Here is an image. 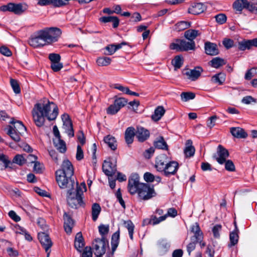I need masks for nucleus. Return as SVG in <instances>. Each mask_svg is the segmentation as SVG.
Segmentation results:
<instances>
[{"instance_id": "obj_63", "label": "nucleus", "mask_w": 257, "mask_h": 257, "mask_svg": "<svg viewBox=\"0 0 257 257\" xmlns=\"http://www.w3.org/2000/svg\"><path fill=\"white\" fill-rule=\"evenodd\" d=\"M198 242L194 241L193 240H191V242H190L187 246V250L189 254L190 255L191 252L194 250L196 247V244Z\"/></svg>"}, {"instance_id": "obj_2", "label": "nucleus", "mask_w": 257, "mask_h": 257, "mask_svg": "<svg viewBox=\"0 0 257 257\" xmlns=\"http://www.w3.org/2000/svg\"><path fill=\"white\" fill-rule=\"evenodd\" d=\"M74 169L72 163L68 160L63 161L61 169L55 172L56 181L61 189L72 188L75 186L72 178Z\"/></svg>"}, {"instance_id": "obj_28", "label": "nucleus", "mask_w": 257, "mask_h": 257, "mask_svg": "<svg viewBox=\"0 0 257 257\" xmlns=\"http://www.w3.org/2000/svg\"><path fill=\"white\" fill-rule=\"evenodd\" d=\"M195 148L192 146V142L191 140H188L186 143V147L184 150V153L186 157H191L194 156L195 153Z\"/></svg>"}, {"instance_id": "obj_34", "label": "nucleus", "mask_w": 257, "mask_h": 257, "mask_svg": "<svg viewBox=\"0 0 257 257\" xmlns=\"http://www.w3.org/2000/svg\"><path fill=\"white\" fill-rule=\"evenodd\" d=\"M119 241V231L117 230L114 232L111 237V245L112 252L113 253L118 246Z\"/></svg>"}, {"instance_id": "obj_24", "label": "nucleus", "mask_w": 257, "mask_h": 257, "mask_svg": "<svg viewBox=\"0 0 257 257\" xmlns=\"http://www.w3.org/2000/svg\"><path fill=\"white\" fill-rule=\"evenodd\" d=\"M84 244V240L81 232L77 233L75 238V247L79 252H81Z\"/></svg>"}, {"instance_id": "obj_6", "label": "nucleus", "mask_w": 257, "mask_h": 257, "mask_svg": "<svg viewBox=\"0 0 257 257\" xmlns=\"http://www.w3.org/2000/svg\"><path fill=\"white\" fill-rule=\"evenodd\" d=\"M108 241L104 236L101 238H96L92 243L93 248L95 255H103L106 252V246Z\"/></svg>"}, {"instance_id": "obj_15", "label": "nucleus", "mask_w": 257, "mask_h": 257, "mask_svg": "<svg viewBox=\"0 0 257 257\" xmlns=\"http://www.w3.org/2000/svg\"><path fill=\"white\" fill-rule=\"evenodd\" d=\"M166 166L163 173L165 176L168 177L176 173L178 169V163L176 161H169Z\"/></svg>"}, {"instance_id": "obj_39", "label": "nucleus", "mask_w": 257, "mask_h": 257, "mask_svg": "<svg viewBox=\"0 0 257 257\" xmlns=\"http://www.w3.org/2000/svg\"><path fill=\"white\" fill-rule=\"evenodd\" d=\"M225 80V75L224 73H220L214 75L212 78L211 81L215 83H218L221 85L224 83Z\"/></svg>"}, {"instance_id": "obj_10", "label": "nucleus", "mask_w": 257, "mask_h": 257, "mask_svg": "<svg viewBox=\"0 0 257 257\" xmlns=\"http://www.w3.org/2000/svg\"><path fill=\"white\" fill-rule=\"evenodd\" d=\"M102 170L108 176H112L116 172V159H112L111 161H105L102 165Z\"/></svg>"}, {"instance_id": "obj_25", "label": "nucleus", "mask_w": 257, "mask_h": 257, "mask_svg": "<svg viewBox=\"0 0 257 257\" xmlns=\"http://www.w3.org/2000/svg\"><path fill=\"white\" fill-rule=\"evenodd\" d=\"M230 133L233 137L236 138L244 139L247 136V134L244 130L239 127L230 128Z\"/></svg>"}, {"instance_id": "obj_3", "label": "nucleus", "mask_w": 257, "mask_h": 257, "mask_svg": "<svg viewBox=\"0 0 257 257\" xmlns=\"http://www.w3.org/2000/svg\"><path fill=\"white\" fill-rule=\"evenodd\" d=\"M67 201L69 206L72 208L77 209L80 207L84 206V203L83 201V191L80 187L75 186L72 188H67Z\"/></svg>"}, {"instance_id": "obj_30", "label": "nucleus", "mask_w": 257, "mask_h": 257, "mask_svg": "<svg viewBox=\"0 0 257 257\" xmlns=\"http://www.w3.org/2000/svg\"><path fill=\"white\" fill-rule=\"evenodd\" d=\"M104 143L113 151L117 148V142L114 137L108 135L104 138Z\"/></svg>"}, {"instance_id": "obj_45", "label": "nucleus", "mask_w": 257, "mask_h": 257, "mask_svg": "<svg viewBox=\"0 0 257 257\" xmlns=\"http://www.w3.org/2000/svg\"><path fill=\"white\" fill-rule=\"evenodd\" d=\"M12 163L22 166L26 163V160L22 155L18 154L14 158Z\"/></svg>"}, {"instance_id": "obj_5", "label": "nucleus", "mask_w": 257, "mask_h": 257, "mask_svg": "<svg viewBox=\"0 0 257 257\" xmlns=\"http://www.w3.org/2000/svg\"><path fill=\"white\" fill-rule=\"evenodd\" d=\"M140 187L137 193L141 200H147L156 196V193L153 186L151 187L149 184L144 183Z\"/></svg>"}, {"instance_id": "obj_11", "label": "nucleus", "mask_w": 257, "mask_h": 257, "mask_svg": "<svg viewBox=\"0 0 257 257\" xmlns=\"http://www.w3.org/2000/svg\"><path fill=\"white\" fill-rule=\"evenodd\" d=\"M61 118L63 123V127L65 130V132L70 137H73L74 135V130L72 123L69 115L66 113H64L62 115Z\"/></svg>"}, {"instance_id": "obj_36", "label": "nucleus", "mask_w": 257, "mask_h": 257, "mask_svg": "<svg viewBox=\"0 0 257 257\" xmlns=\"http://www.w3.org/2000/svg\"><path fill=\"white\" fill-rule=\"evenodd\" d=\"M101 208L100 205L97 203H94L92 204L91 207L92 218L95 221L98 218V217L101 212Z\"/></svg>"}, {"instance_id": "obj_21", "label": "nucleus", "mask_w": 257, "mask_h": 257, "mask_svg": "<svg viewBox=\"0 0 257 257\" xmlns=\"http://www.w3.org/2000/svg\"><path fill=\"white\" fill-rule=\"evenodd\" d=\"M204 48L206 54L208 55H216L219 53L217 46L214 43L207 42L205 43Z\"/></svg>"}, {"instance_id": "obj_42", "label": "nucleus", "mask_w": 257, "mask_h": 257, "mask_svg": "<svg viewBox=\"0 0 257 257\" xmlns=\"http://www.w3.org/2000/svg\"><path fill=\"white\" fill-rule=\"evenodd\" d=\"M238 231H232L230 232L229 235V239L230 244L229 245V246L235 245L237 243L238 241Z\"/></svg>"}, {"instance_id": "obj_20", "label": "nucleus", "mask_w": 257, "mask_h": 257, "mask_svg": "<svg viewBox=\"0 0 257 257\" xmlns=\"http://www.w3.org/2000/svg\"><path fill=\"white\" fill-rule=\"evenodd\" d=\"M176 42H180V51H188L195 49V42H192L190 41L187 42L184 40L177 39Z\"/></svg>"}, {"instance_id": "obj_9", "label": "nucleus", "mask_w": 257, "mask_h": 257, "mask_svg": "<svg viewBox=\"0 0 257 257\" xmlns=\"http://www.w3.org/2000/svg\"><path fill=\"white\" fill-rule=\"evenodd\" d=\"M229 154L227 149L222 145H219L217 148L216 153L213 155V158L215 159L219 164H224L225 160L229 157Z\"/></svg>"}, {"instance_id": "obj_32", "label": "nucleus", "mask_w": 257, "mask_h": 257, "mask_svg": "<svg viewBox=\"0 0 257 257\" xmlns=\"http://www.w3.org/2000/svg\"><path fill=\"white\" fill-rule=\"evenodd\" d=\"M7 134L16 142H19L21 141L22 135L13 129V126L9 125Z\"/></svg>"}, {"instance_id": "obj_52", "label": "nucleus", "mask_w": 257, "mask_h": 257, "mask_svg": "<svg viewBox=\"0 0 257 257\" xmlns=\"http://www.w3.org/2000/svg\"><path fill=\"white\" fill-rule=\"evenodd\" d=\"M216 21L219 24H223L226 21V16L223 14H219L215 17Z\"/></svg>"}, {"instance_id": "obj_55", "label": "nucleus", "mask_w": 257, "mask_h": 257, "mask_svg": "<svg viewBox=\"0 0 257 257\" xmlns=\"http://www.w3.org/2000/svg\"><path fill=\"white\" fill-rule=\"evenodd\" d=\"M222 44L227 49H228L233 46L234 41L230 39L225 38L222 41Z\"/></svg>"}, {"instance_id": "obj_26", "label": "nucleus", "mask_w": 257, "mask_h": 257, "mask_svg": "<svg viewBox=\"0 0 257 257\" xmlns=\"http://www.w3.org/2000/svg\"><path fill=\"white\" fill-rule=\"evenodd\" d=\"M9 8L10 12H13L16 15H21L25 11L21 4L9 3Z\"/></svg>"}, {"instance_id": "obj_14", "label": "nucleus", "mask_w": 257, "mask_h": 257, "mask_svg": "<svg viewBox=\"0 0 257 257\" xmlns=\"http://www.w3.org/2000/svg\"><path fill=\"white\" fill-rule=\"evenodd\" d=\"M136 136L138 141L144 142L149 138L150 132L142 126H137Z\"/></svg>"}, {"instance_id": "obj_29", "label": "nucleus", "mask_w": 257, "mask_h": 257, "mask_svg": "<svg viewBox=\"0 0 257 257\" xmlns=\"http://www.w3.org/2000/svg\"><path fill=\"white\" fill-rule=\"evenodd\" d=\"M201 34L198 30L189 29L185 31L184 33V37L189 41L194 42V40Z\"/></svg>"}, {"instance_id": "obj_58", "label": "nucleus", "mask_w": 257, "mask_h": 257, "mask_svg": "<svg viewBox=\"0 0 257 257\" xmlns=\"http://www.w3.org/2000/svg\"><path fill=\"white\" fill-rule=\"evenodd\" d=\"M105 49L107 51V52H105L104 54L107 55H111L116 52L115 50L114 44H111L107 46L105 48Z\"/></svg>"}, {"instance_id": "obj_53", "label": "nucleus", "mask_w": 257, "mask_h": 257, "mask_svg": "<svg viewBox=\"0 0 257 257\" xmlns=\"http://www.w3.org/2000/svg\"><path fill=\"white\" fill-rule=\"evenodd\" d=\"M98 229L100 234L103 236V235L108 233L109 226L108 225L101 224L99 226Z\"/></svg>"}, {"instance_id": "obj_16", "label": "nucleus", "mask_w": 257, "mask_h": 257, "mask_svg": "<svg viewBox=\"0 0 257 257\" xmlns=\"http://www.w3.org/2000/svg\"><path fill=\"white\" fill-rule=\"evenodd\" d=\"M202 71L203 69L201 67H196L193 69H187L184 74L188 79L195 81L199 78Z\"/></svg>"}, {"instance_id": "obj_54", "label": "nucleus", "mask_w": 257, "mask_h": 257, "mask_svg": "<svg viewBox=\"0 0 257 257\" xmlns=\"http://www.w3.org/2000/svg\"><path fill=\"white\" fill-rule=\"evenodd\" d=\"M49 59L50 60L51 63L59 62L61 57L58 54L51 53L49 55Z\"/></svg>"}, {"instance_id": "obj_60", "label": "nucleus", "mask_w": 257, "mask_h": 257, "mask_svg": "<svg viewBox=\"0 0 257 257\" xmlns=\"http://www.w3.org/2000/svg\"><path fill=\"white\" fill-rule=\"evenodd\" d=\"M203 239V233L202 232L198 233H194V235L191 237V240H193L197 242L202 241Z\"/></svg>"}, {"instance_id": "obj_47", "label": "nucleus", "mask_w": 257, "mask_h": 257, "mask_svg": "<svg viewBox=\"0 0 257 257\" xmlns=\"http://www.w3.org/2000/svg\"><path fill=\"white\" fill-rule=\"evenodd\" d=\"M150 217L152 220V225H155L166 220V215H162L158 217L156 215H152Z\"/></svg>"}, {"instance_id": "obj_38", "label": "nucleus", "mask_w": 257, "mask_h": 257, "mask_svg": "<svg viewBox=\"0 0 257 257\" xmlns=\"http://www.w3.org/2000/svg\"><path fill=\"white\" fill-rule=\"evenodd\" d=\"M210 65L213 68H218L225 64V61L219 57H215L209 62Z\"/></svg>"}, {"instance_id": "obj_12", "label": "nucleus", "mask_w": 257, "mask_h": 257, "mask_svg": "<svg viewBox=\"0 0 257 257\" xmlns=\"http://www.w3.org/2000/svg\"><path fill=\"white\" fill-rule=\"evenodd\" d=\"M169 162L167 155L161 154L156 159L155 167L158 171L163 172Z\"/></svg>"}, {"instance_id": "obj_50", "label": "nucleus", "mask_w": 257, "mask_h": 257, "mask_svg": "<svg viewBox=\"0 0 257 257\" xmlns=\"http://www.w3.org/2000/svg\"><path fill=\"white\" fill-rule=\"evenodd\" d=\"M225 169L227 171L233 172L235 170V167L234 163L231 160H226L224 163Z\"/></svg>"}, {"instance_id": "obj_40", "label": "nucleus", "mask_w": 257, "mask_h": 257, "mask_svg": "<svg viewBox=\"0 0 257 257\" xmlns=\"http://www.w3.org/2000/svg\"><path fill=\"white\" fill-rule=\"evenodd\" d=\"M191 26L190 22L187 21H180L177 23L175 25V30L177 31H181L189 28Z\"/></svg>"}, {"instance_id": "obj_37", "label": "nucleus", "mask_w": 257, "mask_h": 257, "mask_svg": "<svg viewBox=\"0 0 257 257\" xmlns=\"http://www.w3.org/2000/svg\"><path fill=\"white\" fill-rule=\"evenodd\" d=\"M252 47V40H243L238 42V48L240 51L249 50Z\"/></svg>"}, {"instance_id": "obj_1", "label": "nucleus", "mask_w": 257, "mask_h": 257, "mask_svg": "<svg viewBox=\"0 0 257 257\" xmlns=\"http://www.w3.org/2000/svg\"><path fill=\"white\" fill-rule=\"evenodd\" d=\"M32 113L36 125L41 127L44 124L45 117L50 120L56 118L58 114V108L53 102L44 98L34 105Z\"/></svg>"}, {"instance_id": "obj_17", "label": "nucleus", "mask_w": 257, "mask_h": 257, "mask_svg": "<svg viewBox=\"0 0 257 257\" xmlns=\"http://www.w3.org/2000/svg\"><path fill=\"white\" fill-rule=\"evenodd\" d=\"M64 228L67 233L70 234L72 232V229L74 226V221L66 212L63 215Z\"/></svg>"}, {"instance_id": "obj_48", "label": "nucleus", "mask_w": 257, "mask_h": 257, "mask_svg": "<svg viewBox=\"0 0 257 257\" xmlns=\"http://www.w3.org/2000/svg\"><path fill=\"white\" fill-rule=\"evenodd\" d=\"M127 103V99H125L124 98H122V97L116 98L114 100V103L115 104V105H116L117 107H118V108H119V109L121 107L124 106Z\"/></svg>"}, {"instance_id": "obj_4", "label": "nucleus", "mask_w": 257, "mask_h": 257, "mask_svg": "<svg viewBox=\"0 0 257 257\" xmlns=\"http://www.w3.org/2000/svg\"><path fill=\"white\" fill-rule=\"evenodd\" d=\"M42 31L48 44L57 42L62 34L60 29L55 27L45 29Z\"/></svg>"}, {"instance_id": "obj_59", "label": "nucleus", "mask_w": 257, "mask_h": 257, "mask_svg": "<svg viewBox=\"0 0 257 257\" xmlns=\"http://www.w3.org/2000/svg\"><path fill=\"white\" fill-rule=\"evenodd\" d=\"M84 155L83 150L80 145H78L77 147V152L76 155V160L80 161L83 159Z\"/></svg>"}, {"instance_id": "obj_64", "label": "nucleus", "mask_w": 257, "mask_h": 257, "mask_svg": "<svg viewBox=\"0 0 257 257\" xmlns=\"http://www.w3.org/2000/svg\"><path fill=\"white\" fill-rule=\"evenodd\" d=\"M144 178L147 182H152L155 180V176L149 172H146L144 174Z\"/></svg>"}, {"instance_id": "obj_23", "label": "nucleus", "mask_w": 257, "mask_h": 257, "mask_svg": "<svg viewBox=\"0 0 257 257\" xmlns=\"http://www.w3.org/2000/svg\"><path fill=\"white\" fill-rule=\"evenodd\" d=\"M135 129L133 126L127 127L124 133V139L127 145H130L133 143L134 141V138L136 136Z\"/></svg>"}, {"instance_id": "obj_22", "label": "nucleus", "mask_w": 257, "mask_h": 257, "mask_svg": "<svg viewBox=\"0 0 257 257\" xmlns=\"http://www.w3.org/2000/svg\"><path fill=\"white\" fill-rule=\"evenodd\" d=\"M11 124H14L13 129L22 136L27 131L26 127L21 121H15L14 118H12L10 122Z\"/></svg>"}, {"instance_id": "obj_7", "label": "nucleus", "mask_w": 257, "mask_h": 257, "mask_svg": "<svg viewBox=\"0 0 257 257\" xmlns=\"http://www.w3.org/2000/svg\"><path fill=\"white\" fill-rule=\"evenodd\" d=\"M140 177L137 174H132L128 179L127 188L131 194H135L138 192L141 185L144 183L140 182Z\"/></svg>"}, {"instance_id": "obj_43", "label": "nucleus", "mask_w": 257, "mask_h": 257, "mask_svg": "<svg viewBox=\"0 0 257 257\" xmlns=\"http://www.w3.org/2000/svg\"><path fill=\"white\" fill-rule=\"evenodd\" d=\"M124 224L125 225V227L127 229L128 231V234L130 238L133 240V233H134V230L135 226L133 224V223L131 220H127L124 221Z\"/></svg>"}, {"instance_id": "obj_61", "label": "nucleus", "mask_w": 257, "mask_h": 257, "mask_svg": "<svg viewBox=\"0 0 257 257\" xmlns=\"http://www.w3.org/2000/svg\"><path fill=\"white\" fill-rule=\"evenodd\" d=\"M221 229V225L219 224H217L215 225L213 229L212 232L213 233V235L215 238H219L220 236L219 231Z\"/></svg>"}, {"instance_id": "obj_33", "label": "nucleus", "mask_w": 257, "mask_h": 257, "mask_svg": "<svg viewBox=\"0 0 257 257\" xmlns=\"http://www.w3.org/2000/svg\"><path fill=\"white\" fill-rule=\"evenodd\" d=\"M12 165L8 156L4 154L0 155V169L3 170L7 168H11L9 165Z\"/></svg>"}, {"instance_id": "obj_62", "label": "nucleus", "mask_w": 257, "mask_h": 257, "mask_svg": "<svg viewBox=\"0 0 257 257\" xmlns=\"http://www.w3.org/2000/svg\"><path fill=\"white\" fill-rule=\"evenodd\" d=\"M0 53L8 57L11 56L12 54L10 50L6 46H2L0 47Z\"/></svg>"}, {"instance_id": "obj_57", "label": "nucleus", "mask_w": 257, "mask_h": 257, "mask_svg": "<svg viewBox=\"0 0 257 257\" xmlns=\"http://www.w3.org/2000/svg\"><path fill=\"white\" fill-rule=\"evenodd\" d=\"M218 118V117L216 115H213L210 117L208 120L207 122V125L210 128H212L215 124V121Z\"/></svg>"}, {"instance_id": "obj_8", "label": "nucleus", "mask_w": 257, "mask_h": 257, "mask_svg": "<svg viewBox=\"0 0 257 257\" xmlns=\"http://www.w3.org/2000/svg\"><path fill=\"white\" fill-rule=\"evenodd\" d=\"M42 30L39 31L35 37L30 38L28 41L29 45L34 48L42 47L48 45Z\"/></svg>"}, {"instance_id": "obj_49", "label": "nucleus", "mask_w": 257, "mask_h": 257, "mask_svg": "<svg viewBox=\"0 0 257 257\" xmlns=\"http://www.w3.org/2000/svg\"><path fill=\"white\" fill-rule=\"evenodd\" d=\"M10 83L11 86L16 94H19L21 92V89L18 81L14 79H11Z\"/></svg>"}, {"instance_id": "obj_18", "label": "nucleus", "mask_w": 257, "mask_h": 257, "mask_svg": "<svg viewBox=\"0 0 257 257\" xmlns=\"http://www.w3.org/2000/svg\"><path fill=\"white\" fill-rule=\"evenodd\" d=\"M249 3L247 0H236L233 4L234 10L241 13L243 9H245L249 11Z\"/></svg>"}, {"instance_id": "obj_19", "label": "nucleus", "mask_w": 257, "mask_h": 257, "mask_svg": "<svg viewBox=\"0 0 257 257\" xmlns=\"http://www.w3.org/2000/svg\"><path fill=\"white\" fill-rule=\"evenodd\" d=\"M206 10V6L202 3H196L193 5L188 9V12L193 15H199Z\"/></svg>"}, {"instance_id": "obj_41", "label": "nucleus", "mask_w": 257, "mask_h": 257, "mask_svg": "<svg viewBox=\"0 0 257 257\" xmlns=\"http://www.w3.org/2000/svg\"><path fill=\"white\" fill-rule=\"evenodd\" d=\"M183 63V59L181 56H176L172 61V64L174 66L175 69L177 70L181 67Z\"/></svg>"}, {"instance_id": "obj_13", "label": "nucleus", "mask_w": 257, "mask_h": 257, "mask_svg": "<svg viewBox=\"0 0 257 257\" xmlns=\"http://www.w3.org/2000/svg\"><path fill=\"white\" fill-rule=\"evenodd\" d=\"M38 237L46 252L49 251V249L52 245V242L49 236L44 232H41L38 233Z\"/></svg>"}, {"instance_id": "obj_56", "label": "nucleus", "mask_w": 257, "mask_h": 257, "mask_svg": "<svg viewBox=\"0 0 257 257\" xmlns=\"http://www.w3.org/2000/svg\"><path fill=\"white\" fill-rule=\"evenodd\" d=\"M82 257H92V248L90 246H86L84 248Z\"/></svg>"}, {"instance_id": "obj_44", "label": "nucleus", "mask_w": 257, "mask_h": 257, "mask_svg": "<svg viewBox=\"0 0 257 257\" xmlns=\"http://www.w3.org/2000/svg\"><path fill=\"white\" fill-rule=\"evenodd\" d=\"M111 58L107 57H99L97 59L96 62L99 66H107L110 64Z\"/></svg>"}, {"instance_id": "obj_31", "label": "nucleus", "mask_w": 257, "mask_h": 257, "mask_svg": "<svg viewBox=\"0 0 257 257\" xmlns=\"http://www.w3.org/2000/svg\"><path fill=\"white\" fill-rule=\"evenodd\" d=\"M165 112L164 108L162 106H158L155 110L154 113L152 114V119L156 121L159 120Z\"/></svg>"}, {"instance_id": "obj_27", "label": "nucleus", "mask_w": 257, "mask_h": 257, "mask_svg": "<svg viewBox=\"0 0 257 257\" xmlns=\"http://www.w3.org/2000/svg\"><path fill=\"white\" fill-rule=\"evenodd\" d=\"M154 145L156 148L164 150H168V146L164 138L160 136L156 139L154 142Z\"/></svg>"}, {"instance_id": "obj_35", "label": "nucleus", "mask_w": 257, "mask_h": 257, "mask_svg": "<svg viewBox=\"0 0 257 257\" xmlns=\"http://www.w3.org/2000/svg\"><path fill=\"white\" fill-rule=\"evenodd\" d=\"M54 144L57 149L62 153H64L66 151L65 143L60 138L56 139L53 140Z\"/></svg>"}, {"instance_id": "obj_51", "label": "nucleus", "mask_w": 257, "mask_h": 257, "mask_svg": "<svg viewBox=\"0 0 257 257\" xmlns=\"http://www.w3.org/2000/svg\"><path fill=\"white\" fill-rule=\"evenodd\" d=\"M119 110V109L113 103L107 108L106 112L108 114L113 115L116 113Z\"/></svg>"}, {"instance_id": "obj_46", "label": "nucleus", "mask_w": 257, "mask_h": 257, "mask_svg": "<svg viewBox=\"0 0 257 257\" xmlns=\"http://www.w3.org/2000/svg\"><path fill=\"white\" fill-rule=\"evenodd\" d=\"M195 94L193 92H184L181 94V99L183 101H187L195 98Z\"/></svg>"}]
</instances>
